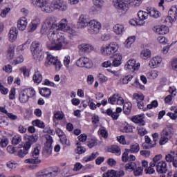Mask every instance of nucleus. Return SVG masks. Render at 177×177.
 <instances>
[{
	"mask_svg": "<svg viewBox=\"0 0 177 177\" xmlns=\"http://www.w3.org/2000/svg\"><path fill=\"white\" fill-rule=\"evenodd\" d=\"M102 177H115V170L111 169L102 174Z\"/></svg>",
	"mask_w": 177,
	"mask_h": 177,
	"instance_id": "nucleus-59",
	"label": "nucleus"
},
{
	"mask_svg": "<svg viewBox=\"0 0 177 177\" xmlns=\"http://www.w3.org/2000/svg\"><path fill=\"white\" fill-rule=\"evenodd\" d=\"M32 125H34V127H37L38 128H45V123L40 120H33Z\"/></svg>",
	"mask_w": 177,
	"mask_h": 177,
	"instance_id": "nucleus-50",
	"label": "nucleus"
},
{
	"mask_svg": "<svg viewBox=\"0 0 177 177\" xmlns=\"http://www.w3.org/2000/svg\"><path fill=\"white\" fill-rule=\"evenodd\" d=\"M44 138L46 142L42 151V155L45 158H48V157L52 155V143H53V138L49 134H46Z\"/></svg>",
	"mask_w": 177,
	"mask_h": 177,
	"instance_id": "nucleus-6",
	"label": "nucleus"
},
{
	"mask_svg": "<svg viewBox=\"0 0 177 177\" xmlns=\"http://www.w3.org/2000/svg\"><path fill=\"white\" fill-rule=\"evenodd\" d=\"M28 24V21H27V18L24 17H21L17 22V28L21 31H24V30L27 28Z\"/></svg>",
	"mask_w": 177,
	"mask_h": 177,
	"instance_id": "nucleus-22",
	"label": "nucleus"
},
{
	"mask_svg": "<svg viewBox=\"0 0 177 177\" xmlns=\"http://www.w3.org/2000/svg\"><path fill=\"white\" fill-rule=\"evenodd\" d=\"M97 156H99V152H95L90 155H87L82 158V162H89L90 161H93V160H95Z\"/></svg>",
	"mask_w": 177,
	"mask_h": 177,
	"instance_id": "nucleus-29",
	"label": "nucleus"
},
{
	"mask_svg": "<svg viewBox=\"0 0 177 177\" xmlns=\"http://www.w3.org/2000/svg\"><path fill=\"white\" fill-rule=\"evenodd\" d=\"M9 145V140L8 138L3 137L0 139V146L1 147H6Z\"/></svg>",
	"mask_w": 177,
	"mask_h": 177,
	"instance_id": "nucleus-56",
	"label": "nucleus"
},
{
	"mask_svg": "<svg viewBox=\"0 0 177 177\" xmlns=\"http://www.w3.org/2000/svg\"><path fill=\"white\" fill-rule=\"evenodd\" d=\"M59 31L75 34V30L71 28L66 19H62L57 24L55 17H50L41 24L40 32L42 35L47 34L50 41V43L47 44V48L50 50H60L63 45H68V40L66 38V35Z\"/></svg>",
	"mask_w": 177,
	"mask_h": 177,
	"instance_id": "nucleus-1",
	"label": "nucleus"
},
{
	"mask_svg": "<svg viewBox=\"0 0 177 177\" xmlns=\"http://www.w3.org/2000/svg\"><path fill=\"white\" fill-rule=\"evenodd\" d=\"M152 138L153 139V142H151V139L148 136H145V143L148 144V146L145 147L147 150H150V149H153V147H156L157 145V140H158V133L152 134Z\"/></svg>",
	"mask_w": 177,
	"mask_h": 177,
	"instance_id": "nucleus-13",
	"label": "nucleus"
},
{
	"mask_svg": "<svg viewBox=\"0 0 177 177\" xmlns=\"http://www.w3.org/2000/svg\"><path fill=\"white\" fill-rule=\"evenodd\" d=\"M136 40V37L135 36L129 37L124 42L125 48H131V46H132V44H133V42H135Z\"/></svg>",
	"mask_w": 177,
	"mask_h": 177,
	"instance_id": "nucleus-35",
	"label": "nucleus"
},
{
	"mask_svg": "<svg viewBox=\"0 0 177 177\" xmlns=\"http://www.w3.org/2000/svg\"><path fill=\"white\" fill-rule=\"evenodd\" d=\"M132 77L131 75H128L127 76H124L120 79V84H123L124 85L128 84L130 81H131Z\"/></svg>",
	"mask_w": 177,
	"mask_h": 177,
	"instance_id": "nucleus-45",
	"label": "nucleus"
},
{
	"mask_svg": "<svg viewBox=\"0 0 177 177\" xmlns=\"http://www.w3.org/2000/svg\"><path fill=\"white\" fill-rule=\"evenodd\" d=\"M94 3V6H95L96 9H93V12L96 13V12H99L102 9V6H103V0H93Z\"/></svg>",
	"mask_w": 177,
	"mask_h": 177,
	"instance_id": "nucleus-33",
	"label": "nucleus"
},
{
	"mask_svg": "<svg viewBox=\"0 0 177 177\" xmlns=\"http://www.w3.org/2000/svg\"><path fill=\"white\" fill-rule=\"evenodd\" d=\"M156 168V172L158 174H167V171H168V167H167V162L165 160L159 161L156 165H155Z\"/></svg>",
	"mask_w": 177,
	"mask_h": 177,
	"instance_id": "nucleus-17",
	"label": "nucleus"
},
{
	"mask_svg": "<svg viewBox=\"0 0 177 177\" xmlns=\"http://www.w3.org/2000/svg\"><path fill=\"white\" fill-rule=\"evenodd\" d=\"M15 56V48L10 46L7 50V57L10 59H13Z\"/></svg>",
	"mask_w": 177,
	"mask_h": 177,
	"instance_id": "nucleus-48",
	"label": "nucleus"
},
{
	"mask_svg": "<svg viewBox=\"0 0 177 177\" xmlns=\"http://www.w3.org/2000/svg\"><path fill=\"white\" fill-rule=\"evenodd\" d=\"M140 150V147L139 146V144L136 143L131 146L130 151L131 153H138Z\"/></svg>",
	"mask_w": 177,
	"mask_h": 177,
	"instance_id": "nucleus-54",
	"label": "nucleus"
},
{
	"mask_svg": "<svg viewBox=\"0 0 177 177\" xmlns=\"http://www.w3.org/2000/svg\"><path fill=\"white\" fill-rule=\"evenodd\" d=\"M39 93L41 96L44 97H48V96H50L52 94V91L48 88H42L39 90Z\"/></svg>",
	"mask_w": 177,
	"mask_h": 177,
	"instance_id": "nucleus-41",
	"label": "nucleus"
},
{
	"mask_svg": "<svg viewBox=\"0 0 177 177\" xmlns=\"http://www.w3.org/2000/svg\"><path fill=\"white\" fill-rule=\"evenodd\" d=\"M130 3L135 7H138L142 5L143 0H129Z\"/></svg>",
	"mask_w": 177,
	"mask_h": 177,
	"instance_id": "nucleus-58",
	"label": "nucleus"
},
{
	"mask_svg": "<svg viewBox=\"0 0 177 177\" xmlns=\"http://www.w3.org/2000/svg\"><path fill=\"white\" fill-rule=\"evenodd\" d=\"M6 167L8 169H15L17 167V163L14 160H9L6 162Z\"/></svg>",
	"mask_w": 177,
	"mask_h": 177,
	"instance_id": "nucleus-49",
	"label": "nucleus"
},
{
	"mask_svg": "<svg viewBox=\"0 0 177 177\" xmlns=\"http://www.w3.org/2000/svg\"><path fill=\"white\" fill-rule=\"evenodd\" d=\"M135 176H140L143 174V167H138L133 169Z\"/></svg>",
	"mask_w": 177,
	"mask_h": 177,
	"instance_id": "nucleus-61",
	"label": "nucleus"
},
{
	"mask_svg": "<svg viewBox=\"0 0 177 177\" xmlns=\"http://www.w3.org/2000/svg\"><path fill=\"white\" fill-rule=\"evenodd\" d=\"M86 151V148H85V147H82L81 144L79 142H77L76 143V147L75 149V154H79V155L84 154Z\"/></svg>",
	"mask_w": 177,
	"mask_h": 177,
	"instance_id": "nucleus-32",
	"label": "nucleus"
},
{
	"mask_svg": "<svg viewBox=\"0 0 177 177\" xmlns=\"http://www.w3.org/2000/svg\"><path fill=\"white\" fill-rule=\"evenodd\" d=\"M97 140H96V138H93L90 139L88 141V143H87V146L90 149H92L93 147H95V146H97Z\"/></svg>",
	"mask_w": 177,
	"mask_h": 177,
	"instance_id": "nucleus-51",
	"label": "nucleus"
},
{
	"mask_svg": "<svg viewBox=\"0 0 177 177\" xmlns=\"http://www.w3.org/2000/svg\"><path fill=\"white\" fill-rule=\"evenodd\" d=\"M145 114L142 113L140 115H137L131 118V121L135 122V124H140L141 125H145Z\"/></svg>",
	"mask_w": 177,
	"mask_h": 177,
	"instance_id": "nucleus-26",
	"label": "nucleus"
},
{
	"mask_svg": "<svg viewBox=\"0 0 177 177\" xmlns=\"http://www.w3.org/2000/svg\"><path fill=\"white\" fill-rule=\"evenodd\" d=\"M39 24V20L37 19V21H32L30 24V31H35L37 30V28L38 27V25Z\"/></svg>",
	"mask_w": 177,
	"mask_h": 177,
	"instance_id": "nucleus-57",
	"label": "nucleus"
},
{
	"mask_svg": "<svg viewBox=\"0 0 177 177\" xmlns=\"http://www.w3.org/2000/svg\"><path fill=\"white\" fill-rule=\"evenodd\" d=\"M125 176V171L123 170L115 171V177H122Z\"/></svg>",
	"mask_w": 177,
	"mask_h": 177,
	"instance_id": "nucleus-64",
	"label": "nucleus"
},
{
	"mask_svg": "<svg viewBox=\"0 0 177 177\" xmlns=\"http://www.w3.org/2000/svg\"><path fill=\"white\" fill-rule=\"evenodd\" d=\"M153 30L154 32L160 35L168 34V32H169V28L165 25H162L161 26H155L153 27Z\"/></svg>",
	"mask_w": 177,
	"mask_h": 177,
	"instance_id": "nucleus-20",
	"label": "nucleus"
},
{
	"mask_svg": "<svg viewBox=\"0 0 177 177\" xmlns=\"http://www.w3.org/2000/svg\"><path fill=\"white\" fill-rule=\"evenodd\" d=\"M78 49L81 52H85L86 53H89L93 50V46L88 44H83L78 46Z\"/></svg>",
	"mask_w": 177,
	"mask_h": 177,
	"instance_id": "nucleus-25",
	"label": "nucleus"
},
{
	"mask_svg": "<svg viewBox=\"0 0 177 177\" xmlns=\"http://www.w3.org/2000/svg\"><path fill=\"white\" fill-rule=\"evenodd\" d=\"M171 70L174 71H177V58L173 59L171 61Z\"/></svg>",
	"mask_w": 177,
	"mask_h": 177,
	"instance_id": "nucleus-62",
	"label": "nucleus"
},
{
	"mask_svg": "<svg viewBox=\"0 0 177 177\" xmlns=\"http://www.w3.org/2000/svg\"><path fill=\"white\" fill-rule=\"evenodd\" d=\"M161 158H162V155H161V154L156 155L153 157V160L149 163V166L156 167V165H157V164H158V161H160V160H161Z\"/></svg>",
	"mask_w": 177,
	"mask_h": 177,
	"instance_id": "nucleus-42",
	"label": "nucleus"
},
{
	"mask_svg": "<svg viewBox=\"0 0 177 177\" xmlns=\"http://www.w3.org/2000/svg\"><path fill=\"white\" fill-rule=\"evenodd\" d=\"M113 5L119 10H128V1L126 0H113Z\"/></svg>",
	"mask_w": 177,
	"mask_h": 177,
	"instance_id": "nucleus-15",
	"label": "nucleus"
},
{
	"mask_svg": "<svg viewBox=\"0 0 177 177\" xmlns=\"http://www.w3.org/2000/svg\"><path fill=\"white\" fill-rule=\"evenodd\" d=\"M108 102L111 104H118L121 106L124 104V98L120 94H114L112 97H109Z\"/></svg>",
	"mask_w": 177,
	"mask_h": 177,
	"instance_id": "nucleus-16",
	"label": "nucleus"
},
{
	"mask_svg": "<svg viewBox=\"0 0 177 177\" xmlns=\"http://www.w3.org/2000/svg\"><path fill=\"white\" fill-rule=\"evenodd\" d=\"M158 41L159 44H161L162 45H167V44H168V39L164 36L158 37Z\"/></svg>",
	"mask_w": 177,
	"mask_h": 177,
	"instance_id": "nucleus-60",
	"label": "nucleus"
},
{
	"mask_svg": "<svg viewBox=\"0 0 177 177\" xmlns=\"http://www.w3.org/2000/svg\"><path fill=\"white\" fill-rule=\"evenodd\" d=\"M100 30H102V24H100V22L95 19L89 21L87 26V32L88 34H99Z\"/></svg>",
	"mask_w": 177,
	"mask_h": 177,
	"instance_id": "nucleus-8",
	"label": "nucleus"
},
{
	"mask_svg": "<svg viewBox=\"0 0 177 177\" xmlns=\"http://www.w3.org/2000/svg\"><path fill=\"white\" fill-rule=\"evenodd\" d=\"M121 131H122V132L126 133H131V132H132V127H131V126H129V125H127V126L122 127Z\"/></svg>",
	"mask_w": 177,
	"mask_h": 177,
	"instance_id": "nucleus-63",
	"label": "nucleus"
},
{
	"mask_svg": "<svg viewBox=\"0 0 177 177\" xmlns=\"http://www.w3.org/2000/svg\"><path fill=\"white\" fill-rule=\"evenodd\" d=\"M54 118L60 121L64 118V114L62 111H58L54 114Z\"/></svg>",
	"mask_w": 177,
	"mask_h": 177,
	"instance_id": "nucleus-53",
	"label": "nucleus"
},
{
	"mask_svg": "<svg viewBox=\"0 0 177 177\" xmlns=\"http://www.w3.org/2000/svg\"><path fill=\"white\" fill-rule=\"evenodd\" d=\"M133 102H136V103L142 102V101L145 100V95H143V94L142 93H134L133 95Z\"/></svg>",
	"mask_w": 177,
	"mask_h": 177,
	"instance_id": "nucleus-36",
	"label": "nucleus"
},
{
	"mask_svg": "<svg viewBox=\"0 0 177 177\" xmlns=\"http://www.w3.org/2000/svg\"><path fill=\"white\" fill-rule=\"evenodd\" d=\"M46 66H54L55 67L56 71H60V68H62V63L57 59V57H54L53 55L48 53L46 61L45 63Z\"/></svg>",
	"mask_w": 177,
	"mask_h": 177,
	"instance_id": "nucleus-9",
	"label": "nucleus"
},
{
	"mask_svg": "<svg viewBox=\"0 0 177 177\" xmlns=\"http://www.w3.org/2000/svg\"><path fill=\"white\" fill-rule=\"evenodd\" d=\"M17 34H19V30L16 28H11L8 35L9 41L15 42L17 39Z\"/></svg>",
	"mask_w": 177,
	"mask_h": 177,
	"instance_id": "nucleus-23",
	"label": "nucleus"
},
{
	"mask_svg": "<svg viewBox=\"0 0 177 177\" xmlns=\"http://www.w3.org/2000/svg\"><path fill=\"white\" fill-rule=\"evenodd\" d=\"M30 52L33 59L37 62L44 60V52L42 51V44L38 41H33L30 45Z\"/></svg>",
	"mask_w": 177,
	"mask_h": 177,
	"instance_id": "nucleus-2",
	"label": "nucleus"
},
{
	"mask_svg": "<svg viewBox=\"0 0 177 177\" xmlns=\"http://www.w3.org/2000/svg\"><path fill=\"white\" fill-rule=\"evenodd\" d=\"M131 110H132V104L126 102L123 106V111L126 115L131 114Z\"/></svg>",
	"mask_w": 177,
	"mask_h": 177,
	"instance_id": "nucleus-37",
	"label": "nucleus"
},
{
	"mask_svg": "<svg viewBox=\"0 0 177 177\" xmlns=\"http://www.w3.org/2000/svg\"><path fill=\"white\" fill-rule=\"evenodd\" d=\"M23 62H24V57H23V55H20L13 60V64H20V63H23Z\"/></svg>",
	"mask_w": 177,
	"mask_h": 177,
	"instance_id": "nucleus-55",
	"label": "nucleus"
},
{
	"mask_svg": "<svg viewBox=\"0 0 177 177\" xmlns=\"http://www.w3.org/2000/svg\"><path fill=\"white\" fill-rule=\"evenodd\" d=\"M60 142L61 143H62V145H65L66 146H70L71 143H70V140H67V137L66 136V134H59L58 135Z\"/></svg>",
	"mask_w": 177,
	"mask_h": 177,
	"instance_id": "nucleus-40",
	"label": "nucleus"
},
{
	"mask_svg": "<svg viewBox=\"0 0 177 177\" xmlns=\"http://www.w3.org/2000/svg\"><path fill=\"white\" fill-rule=\"evenodd\" d=\"M161 62H162V58L160 56H156L151 59L149 66L151 67H157L158 64H160Z\"/></svg>",
	"mask_w": 177,
	"mask_h": 177,
	"instance_id": "nucleus-28",
	"label": "nucleus"
},
{
	"mask_svg": "<svg viewBox=\"0 0 177 177\" xmlns=\"http://www.w3.org/2000/svg\"><path fill=\"white\" fill-rule=\"evenodd\" d=\"M11 10H12V8H11L10 6L6 7L4 9H3L1 10L0 16L1 17H6V15L10 12Z\"/></svg>",
	"mask_w": 177,
	"mask_h": 177,
	"instance_id": "nucleus-52",
	"label": "nucleus"
},
{
	"mask_svg": "<svg viewBox=\"0 0 177 177\" xmlns=\"http://www.w3.org/2000/svg\"><path fill=\"white\" fill-rule=\"evenodd\" d=\"M21 143V137L19 135L12 136V144L14 145H20Z\"/></svg>",
	"mask_w": 177,
	"mask_h": 177,
	"instance_id": "nucleus-46",
	"label": "nucleus"
},
{
	"mask_svg": "<svg viewBox=\"0 0 177 177\" xmlns=\"http://www.w3.org/2000/svg\"><path fill=\"white\" fill-rule=\"evenodd\" d=\"M37 177H55V171L52 170V168H47L39 171L36 174Z\"/></svg>",
	"mask_w": 177,
	"mask_h": 177,
	"instance_id": "nucleus-18",
	"label": "nucleus"
},
{
	"mask_svg": "<svg viewBox=\"0 0 177 177\" xmlns=\"http://www.w3.org/2000/svg\"><path fill=\"white\" fill-rule=\"evenodd\" d=\"M118 44L117 42H111L109 44H103L100 47V53L102 56H111L114 55L118 50Z\"/></svg>",
	"mask_w": 177,
	"mask_h": 177,
	"instance_id": "nucleus-4",
	"label": "nucleus"
},
{
	"mask_svg": "<svg viewBox=\"0 0 177 177\" xmlns=\"http://www.w3.org/2000/svg\"><path fill=\"white\" fill-rule=\"evenodd\" d=\"M140 67V64L136 63V59H131L124 65V68L130 71H138Z\"/></svg>",
	"mask_w": 177,
	"mask_h": 177,
	"instance_id": "nucleus-12",
	"label": "nucleus"
},
{
	"mask_svg": "<svg viewBox=\"0 0 177 177\" xmlns=\"http://www.w3.org/2000/svg\"><path fill=\"white\" fill-rule=\"evenodd\" d=\"M147 11H148V15H149L151 17H153V19H158V17L161 16V13H160L158 10H156V8H148Z\"/></svg>",
	"mask_w": 177,
	"mask_h": 177,
	"instance_id": "nucleus-27",
	"label": "nucleus"
},
{
	"mask_svg": "<svg viewBox=\"0 0 177 177\" xmlns=\"http://www.w3.org/2000/svg\"><path fill=\"white\" fill-rule=\"evenodd\" d=\"M41 153V147H35L32 151V157L30 158L26 159L24 160L25 164H41V160L39 158V154Z\"/></svg>",
	"mask_w": 177,
	"mask_h": 177,
	"instance_id": "nucleus-5",
	"label": "nucleus"
},
{
	"mask_svg": "<svg viewBox=\"0 0 177 177\" xmlns=\"http://www.w3.org/2000/svg\"><path fill=\"white\" fill-rule=\"evenodd\" d=\"M30 3L33 6L40 8L42 12H46V13L48 5V0H30Z\"/></svg>",
	"mask_w": 177,
	"mask_h": 177,
	"instance_id": "nucleus-14",
	"label": "nucleus"
},
{
	"mask_svg": "<svg viewBox=\"0 0 177 177\" xmlns=\"http://www.w3.org/2000/svg\"><path fill=\"white\" fill-rule=\"evenodd\" d=\"M33 96H35V90L31 88H26L19 93V100L20 103H27L28 99Z\"/></svg>",
	"mask_w": 177,
	"mask_h": 177,
	"instance_id": "nucleus-7",
	"label": "nucleus"
},
{
	"mask_svg": "<svg viewBox=\"0 0 177 177\" xmlns=\"http://www.w3.org/2000/svg\"><path fill=\"white\" fill-rule=\"evenodd\" d=\"M109 153H113L115 156H121V148L118 145H112L108 149Z\"/></svg>",
	"mask_w": 177,
	"mask_h": 177,
	"instance_id": "nucleus-31",
	"label": "nucleus"
},
{
	"mask_svg": "<svg viewBox=\"0 0 177 177\" xmlns=\"http://www.w3.org/2000/svg\"><path fill=\"white\" fill-rule=\"evenodd\" d=\"M35 84H41L42 82V75L39 71L35 72L32 77Z\"/></svg>",
	"mask_w": 177,
	"mask_h": 177,
	"instance_id": "nucleus-34",
	"label": "nucleus"
},
{
	"mask_svg": "<svg viewBox=\"0 0 177 177\" xmlns=\"http://www.w3.org/2000/svg\"><path fill=\"white\" fill-rule=\"evenodd\" d=\"M24 138L26 140V149H30L32 143H35V142L38 140V134H25Z\"/></svg>",
	"mask_w": 177,
	"mask_h": 177,
	"instance_id": "nucleus-11",
	"label": "nucleus"
},
{
	"mask_svg": "<svg viewBox=\"0 0 177 177\" xmlns=\"http://www.w3.org/2000/svg\"><path fill=\"white\" fill-rule=\"evenodd\" d=\"M140 57L144 60H147L151 57V50L149 49H144L140 53Z\"/></svg>",
	"mask_w": 177,
	"mask_h": 177,
	"instance_id": "nucleus-30",
	"label": "nucleus"
},
{
	"mask_svg": "<svg viewBox=\"0 0 177 177\" xmlns=\"http://www.w3.org/2000/svg\"><path fill=\"white\" fill-rule=\"evenodd\" d=\"M147 77L149 80H154L158 77V71L153 70L147 73Z\"/></svg>",
	"mask_w": 177,
	"mask_h": 177,
	"instance_id": "nucleus-47",
	"label": "nucleus"
},
{
	"mask_svg": "<svg viewBox=\"0 0 177 177\" xmlns=\"http://www.w3.org/2000/svg\"><path fill=\"white\" fill-rule=\"evenodd\" d=\"M89 24V20L86 18V15H82L77 22V26L79 28H85V27H88V24Z\"/></svg>",
	"mask_w": 177,
	"mask_h": 177,
	"instance_id": "nucleus-21",
	"label": "nucleus"
},
{
	"mask_svg": "<svg viewBox=\"0 0 177 177\" xmlns=\"http://www.w3.org/2000/svg\"><path fill=\"white\" fill-rule=\"evenodd\" d=\"M30 148H27L26 147V144L24 145L23 147H21V149L18 151V156L19 157H24L26 154L28 153V150Z\"/></svg>",
	"mask_w": 177,
	"mask_h": 177,
	"instance_id": "nucleus-39",
	"label": "nucleus"
},
{
	"mask_svg": "<svg viewBox=\"0 0 177 177\" xmlns=\"http://www.w3.org/2000/svg\"><path fill=\"white\" fill-rule=\"evenodd\" d=\"M177 17V6H173L169 10V17H167L166 20H169L170 23H172L176 20Z\"/></svg>",
	"mask_w": 177,
	"mask_h": 177,
	"instance_id": "nucleus-19",
	"label": "nucleus"
},
{
	"mask_svg": "<svg viewBox=\"0 0 177 177\" xmlns=\"http://www.w3.org/2000/svg\"><path fill=\"white\" fill-rule=\"evenodd\" d=\"M138 16L142 21L143 20H146L149 17V11L145 12V11H139L138 13Z\"/></svg>",
	"mask_w": 177,
	"mask_h": 177,
	"instance_id": "nucleus-44",
	"label": "nucleus"
},
{
	"mask_svg": "<svg viewBox=\"0 0 177 177\" xmlns=\"http://www.w3.org/2000/svg\"><path fill=\"white\" fill-rule=\"evenodd\" d=\"M77 67H84L85 68H92L93 63L92 59L86 57H81L76 62Z\"/></svg>",
	"mask_w": 177,
	"mask_h": 177,
	"instance_id": "nucleus-10",
	"label": "nucleus"
},
{
	"mask_svg": "<svg viewBox=\"0 0 177 177\" xmlns=\"http://www.w3.org/2000/svg\"><path fill=\"white\" fill-rule=\"evenodd\" d=\"M113 32L116 34V35H122L124 34V31H125V27L122 24H116L113 28Z\"/></svg>",
	"mask_w": 177,
	"mask_h": 177,
	"instance_id": "nucleus-24",
	"label": "nucleus"
},
{
	"mask_svg": "<svg viewBox=\"0 0 177 177\" xmlns=\"http://www.w3.org/2000/svg\"><path fill=\"white\" fill-rule=\"evenodd\" d=\"M135 168H136V163L133 162H129L125 165V169L129 172H132V171H133Z\"/></svg>",
	"mask_w": 177,
	"mask_h": 177,
	"instance_id": "nucleus-43",
	"label": "nucleus"
},
{
	"mask_svg": "<svg viewBox=\"0 0 177 177\" xmlns=\"http://www.w3.org/2000/svg\"><path fill=\"white\" fill-rule=\"evenodd\" d=\"M158 138H159V144L160 146L165 145V143L168 142L167 134H158Z\"/></svg>",
	"mask_w": 177,
	"mask_h": 177,
	"instance_id": "nucleus-38",
	"label": "nucleus"
},
{
	"mask_svg": "<svg viewBox=\"0 0 177 177\" xmlns=\"http://www.w3.org/2000/svg\"><path fill=\"white\" fill-rule=\"evenodd\" d=\"M56 9L65 12V10H67V3L64 0H53L51 4L48 3L46 13H50V12H53Z\"/></svg>",
	"mask_w": 177,
	"mask_h": 177,
	"instance_id": "nucleus-3",
	"label": "nucleus"
}]
</instances>
